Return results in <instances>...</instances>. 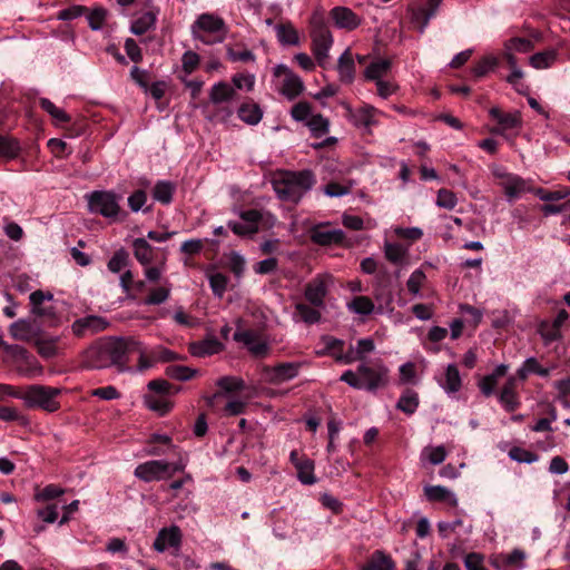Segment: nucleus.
Segmentation results:
<instances>
[{
  "mask_svg": "<svg viewBox=\"0 0 570 570\" xmlns=\"http://www.w3.org/2000/svg\"><path fill=\"white\" fill-rule=\"evenodd\" d=\"M314 184L315 177L311 170L284 171L273 179L277 197L291 203H298Z\"/></svg>",
  "mask_w": 570,
  "mask_h": 570,
  "instance_id": "obj_1",
  "label": "nucleus"
},
{
  "mask_svg": "<svg viewBox=\"0 0 570 570\" xmlns=\"http://www.w3.org/2000/svg\"><path fill=\"white\" fill-rule=\"evenodd\" d=\"M389 370L381 362L373 366L362 363L357 366L356 372L352 370L345 371L340 380L356 390H365L375 392L387 383Z\"/></svg>",
  "mask_w": 570,
  "mask_h": 570,
  "instance_id": "obj_2",
  "label": "nucleus"
},
{
  "mask_svg": "<svg viewBox=\"0 0 570 570\" xmlns=\"http://www.w3.org/2000/svg\"><path fill=\"white\" fill-rule=\"evenodd\" d=\"M191 36L204 45L222 43L226 37V24L223 18L214 13H202L190 28Z\"/></svg>",
  "mask_w": 570,
  "mask_h": 570,
  "instance_id": "obj_3",
  "label": "nucleus"
},
{
  "mask_svg": "<svg viewBox=\"0 0 570 570\" xmlns=\"http://www.w3.org/2000/svg\"><path fill=\"white\" fill-rule=\"evenodd\" d=\"M83 364L91 370H102L116 365L124 368L114 340L100 342L90 346L83 355Z\"/></svg>",
  "mask_w": 570,
  "mask_h": 570,
  "instance_id": "obj_4",
  "label": "nucleus"
},
{
  "mask_svg": "<svg viewBox=\"0 0 570 570\" xmlns=\"http://www.w3.org/2000/svg\"><path fill=\"white\" fill-rule=\"evenodd\" d=\"M61 394L58 387L47 385H30L21 394L20 399L28 407H38L46 412H56L60 407L57 397Z\"/></svg>",
  "mask_w": 570,
  "mask_h": 570,
  "instance_id": "obj_5",
  "label": "nucleus"
},
{
  "mask_svg": "<svg viewBox=\"0 0 570 570\" xmlns=\"http://www.w3.org/2000/svg\"><path fill=\"white\" fill-rule=\"evenodd\" d=\"M273 81L278 94L288 100L296 99L305 89L302 78L284 63L273 68Z\"/></svg>",
  "mask_w": 570,
  "mask_h": 570,
  "instance_id": "obj_6",
  "label": "nucleus"
},
{
  "mask_svg": "<svg viewBox=\"0 0 570 570\" xmlns=\"http://www.w3.org/2000/svg\"><path fill=\"white\" fill-rule=\"evenodd\" d=\"M89 212L117 220L120 214V196L109 190H95L86 195Z\"/></svg>",
  "mask_w": 570,
  "mask_h": 570,
  "instance_id": "obj_7",
  "label": "nucleus"
},
{
  "mask_svg": "<svg viewBox=\"0 0 570 570\" xmlns=\"http://www.w3.org/2000/svg\"><path fill=\"white\" fill-rule=\"evenodd\" d=\"M334 284V278L328 273L315 275L304 288L305 299L315 307H325V298Z\"/></svg>",
  "mask_w": 570,
  "mask_h": 570,
  "instance_id": "obj_8",
  "label": "nucleus"
},
{
  "mask_svg": "<svg viewBox=\"0 0 570 570\" xmlns=\"http://www.w3.org/2000/svg\"><path fill=\"white\" fill-rule=\"evenodd\" d=\"M312 51L317 65L326 68L330 58V50L334 39L331 30L324 24L314 26L311 32Z\"/></svg>",
  "mask_w": 570,
  "mask_h": 570,
  "instance_id": "obj_9",
  "label": "nucleus"
},
{
  "mask_svg": "<svg viewBox=\"0 0 570 570\" xmlns=\"http://www.w3.org/2000/svg\"><path fill=\"white\" fill-rule=\"evenodd\" d=\"M134 475L144 482L167 480L171 478V465L165 460H150L138 464Z\"/></svg>",
  "mask_w": 570,
  "mask_h": 570,
  "instance_id": "obj_10",
  "label": "nucleus"
},
{
  "mask_svg": "<svg viewBox=\"0 0 570 570\" xmlns=\"http://www.w3.org/2000/svg\"><path fill=\"white\" fill-rule=\"evenodd\" d=\"M301 362L279 363L275 366H264L261 372L262 380L269 384H282L295 379L302 367Z\"/></svg>",
  "mask_w": 570,
  "mask_h": 570,
  "instance_id": "obj_11",
  "label": "nucleus"
},
{
  "mask_svg": "<svg viewBox=\"0 0 570 570\" xmlns=\"http://www.w3.org/2000/svg\"><path fill=\"white\" fill-rule=\"evenodd\" d=\"M348 120L357 128L370 129L377 124V116L382 112L372 105H363L360 108H352L345 105Z\"/></svg>",
  "mask_w": 570,
  "mask_h": 570,
  "instance_id": "obj_12",
  "label": "nucleus"
},
{
  "mask_svg": "<svg viewBox=\"0 0 570 570\" xmlns=\"http://www.w3.org/2000/svg\"><path fill=\"white\" fill-rule=\"evenodd\" d=\"M109 326V322L98 315H88L76 320L71 324L72 334L77 337H83L89 334H97L105 331Z\"/></svg>",
  "mask_w": 570,
  "mask_h": 570,
  "instance_id": "obj_13",
  "label": "nucleus"
},
{
  "mask_svg": "<svg viewBox=\"0 0 570 570\" xmlns=\"http://www.w3.org/2000/svg\"><path fill=\"white\" fill-rule=\"evenodd\" d=\"M345 234L340 228H331L327 224H322L311 229V239L313 243L322 246L341 244Z\"/></svg>",
  "mask_w": 570,
  "mask_h": 570,
  "instance_id": "obj_14",
  "label": "nucleus"
},
{
  "mask_svg": "<svg viewBox=\"0 0 570 570\" xmlns=\"http://www.w3.org/2000/svg\"><path fill=\"white\" fill-rule=\"evenodd\" d=\"M331 19L338 29L355 30L362 23V18L352 9L343 6L334 7L330 11Z\"/></svg>",
  "mask_w": 570,
  "mask_h": 570,
  "instance_id": "obj_15",
  "label": "nucleus"
},
{
  "mask_svg": "<svg viewBox=\"0 0 570 570\" xmlns=\"http://www.w3.org/2000/svg\"><path fill=\"white\" fill-rule=\"evenodd\" d=\"M322 343L324 345L323 350L318 351V355H330L332 356L336 362L343 363V364H352L353 357L352 354H348L347 352H344V341L338 340L334 336L325 335L322 337Z\"/></svg>",
  "mask_w": 570,
  "mask_h": 570,
  "instance_id": "obj_16",
  "label": "nucleus"
},
{
  "mask_svg": "<svg viewBox=\"0 0 570 570\" xmlns=\"http://www.w3.org/2000/svg\"><path fill=\"white\" fill-rule=\"evenodd\" d=\"M115 346L117 347V352L119 354V358L125 367L127 362V355L131 353L138 354V365L141 366V354L146 355L147 348L144 344L132 336L119 337L114 340Z\"/></svg>",
  "mask_w": 570,
  "mask_h": 570,
  "instance_id": "obj_17",
  "label": "nucleus"
},
{
  "mask_svg": "<svg viewBox=\"0 0 570 570\" xmlns=\"http://www.w3.org/2000/svg\"><path fill=\"white\" fill-rule=\"evenodd\" d=\"M499 185L502 187L507 200L510 203L520 198L525 193H532L531 181L515 174L508 177V180L499 181Z\"/></svg>",
  "mask_w": 570,
  "mask_h": 570,
  "instance_id": "obj_18",
  "label": "nucleus"
},
{
  "mask_svg": "<svg viewBox=\"0 0 570 570\" xmlns=\"http://www.w3.org/2000/svg\"><path fill=\"white\" fill-rule=\"evenodd\" d=\"M181 538V531L177 525L163 528L155 539L154 549L158 552H164L168 548L179 549Z\"/></svg>",
  "mask_w": 570,
  "mask_h": 570,
  "instance_id": "obj_19",
  "label": "nucleus"
},
{
  "mask_svg": "<svg viewBox=\"0 0 570 570\" xmlns=\"http://www.w3.org/2000/svg\"><path fill=\"white\" fill-rule=\"evenodd\" d=\"M176 358V353L166 347L155 346L149 350L147 348L146 355L141 354V366H137V371L145 372L158 362H170Z\"/></svg>",
  "mask_w": 570,
  "mask_h": 570,
  "instance_id": "obj_20",
  "label": "nucleus"
},
{
  "mask_svg": "<svg viewBox=\"0 0 570 570\" xmlns=\"http://www.w3.org/2000/svg\"><path fill=\"white\" fill-rule=\"evenodd\" d=\"M9 333L14 340L33 343L40 328L30 320L20 318L9 326Z\"/></svg>",
  "mask_w": 570,
  "mask_h": 570,
  "instance_id": "obj_21",
  "label": "nucleus"
},
{
  "mask_svg": "<svg viewBox=\"0 0 570 570\" xmlns=\"http://www.w3.org/2000/svg\"><path fill=\"white\" fill-rule=\"evenodd\" d=\"M518 380V376H510L499 394V401L507 412H512L520 406V399L517 393Z\"/></svg>",
  "mask_w": 570,
  "mask_h": 570,
  "instance_id": "obj_22",
  "label": "nucleus"
},
{
  "mask_svg": "<svg viewBox=\"0 0 570 570\" xmlns=\"http://www.w3.org/2000/svg\"><path fill=\"white\" fill-rule=\"evenodd\" d=\"M336 68L342 83L351 85L355 80V61L350 48H346L338 57Z\"/></svg>",
  "mask_w": 570,
  "mask_h": 570,
  "instance_id": "obj_23",
  "label": "nucleus"
},
{
  "mask_svg": "<svg viewBox=\"0 0 570 570\" xmlns=\"http://www.w3.org/2000/svg\"><path fill=\"white\" fill-rule=\"evenodd\" d=\"M217 386L220 391L205 397L208 406H214L215 402L224 394L244 390L245 383L242 379L236 376H223L217 381Z\"/></svg>",
  "mask_w": 570,
  "mask_h": 570,
  "instance_id": "obj_24",
  "label": "nucleus"
},
{
  "mask_svg": "<svg viewBox=\"0 0 570 570\" xmlns=\"http://www.w3.org/2000/svg\"><path fill=\"white\" fill-rule=\"evenodd\" d=\"M146 8L148 9L146 12L131 21L130 31L136 36H141L156 26L159 9L155 8L153 3Z\"/></svg>",
  "mask_w": 570,
  "mask_h": 570,
  "instance_id": "obj_25",
  "label": "nucleus"
},
{
  "mask_svg": "<svg viewBox=\"0 0 570 570\" xmlns=\"http://www.w3.org/2000/svg\"><path fill=\"white\" fill-rule=\"evenodd\" d=\"M438 383L448 395L458 393L462 387V380L456 365L449 364Z\"/></svg>",
  "mask_w": 570,
  "mask_h": 570,
  "instance_id": "obj_26",
  "label": "nucleus"
},
{
  "mask_svg": "<svg viewBox=\"0 0 570 570\" xmlns=\"http://www.w3.org/2000/svg\"><path fill=\"white\" fill-rule=\"evenodd\" d=\"M489 115L494 119L499 128L493 129L492 132L502 134L505 130L518 128L521 125V119L518 112H502L498 107H492Z\"/></svg>",
  "mask_w": 570,
  "mask_h": 570,
  "instance_id": "obj_27",
  "label": "nucleus"
},
{
  "mask_svg": "<svg viewBox=\"0 0 570 570\" xmlns=\"http://www.w3.org/2000/svg\"><path fill=\"white\" fill-rule=\"evenodd\" d=\"M424 494L432 502H446L451 507H456L459 503L456 494L443 485H425Z\"/></svg>",
  "mask_w": 570,
  "mask_h": 570,
  "instance_id": "obj_28",
  "label": "nucleus"
},
{
  "mask_svg": "<svg viewBox=\"0 0 570 570\" xmlns=\"http://www.w3.org/2000/svg\"><path fill=\"white\" fill-rule=\"evenodd\" d=\"M392 61L390 59H375L364 70V79L377 82L390 72Z\"/></svg>",
  "mask_w": 570,
  "mask_h": 570,
  "instance_id": "obj_29",
  "label": "nucleus"
},
{
  "mask_svg": "<svg viewBox=\"0 0 570 570\" xmlns=\"http://www.w3.org/2000/svg\"><path fill=\"white\" fill-rule=\"evenodd\" d=\"M508 368V365L500 364L492 371V373L482 377L478 385L484 396H490L494 393L498 381L507 374Z\"/></svg>",
  "mask_w": 570,
  "mask_h": 570,
  "instance_id": "obj_30",
  "label": "nucleus"
},
{
  "mask_svg": "<svg viewBox=\"0 0 570 570\" xmlns=\"http://www.w3.org/2000/svg\"><path fill=\"white\" fill-rule=\"evenodd\" d=\"M433 265L429 262H425L421 265V267L416 268L411 273L406 281V288L411 295L414 297H421V289L426 283V274L424 272V267H432Z\"/></svg>",
  "mask_w": 570,
  "mask_h": 570,
  "instance_id": "obj_31",
  "label": "nucleus"
},
{
  "mask_svg": "<svg viewBox=\"0 0 570 570\" xmlns=\"http://www.w3.org/2000/svg\"><path fill=\"white\" fill-rule=\"evenodd\" d=\"M394 568L395 562L392 558L384 551L376 550L361 570H393Z\"/></svg>",
  "mask_w": 570,
  "mask_h": 570,
  "instance_id": "obj_32",
  "label": "nucleus"
},
{
  "mask_svg": "<svg viewBox=\"0 0 570 570\" xmlns=\"http://www.w3.org/2000/svg\"><path fill=\"white\" fill-rule=\"evenodd\" d=\"M237 115L247 125H257L263 118V110L256 102L247 101L239 106Z\"/></svg>",
  "mask_w": 570,
  "mask_h": 570,
  "instance_id": "obj_33",
  "label": "nucleus"
},
{
  "mask_svg": "<svg viewBox=\"0 0 570 570\" xmlns=\"http://www.w3.org/2000/svg\"><path fill=\"white\" fill-rule=\"evenodd\" d=\"M384 255L390 263L403 266L406 263L409 256V247H405L399 243L385 242Z\"/></svg>",
  "mask_w": 570,
  "mask_h": 570,
  "instance_id": "obj_34",
  "label": "nucleus"
},
{
  "mask_svg": "<svg viewBox=\"0 0 570 570\" xmlns=\"http://www.w3.org/2000/svg\"><path fill=\"white\" fill-rule=\"evenodd\" d=\"M559 56L557 49L551 48L532 55L529 58V63L532 68L541 70L548 69L554 65Z\"/></svg>",
  "mask_w": 570,
  "mask_h": 570,
  "instance_id": "obj_35",
  "label": "nucleus"
},
{
  "mask_svg": "<svg viewBox=\"0 0 570 570\" xmlns=\"http://www.w3.org/2000/svg\"><path fill=\"white\" fill-rule=\"evenodd\" d=\"M530 374L547 377L550 375V368L541 366L535 357H528L518 368L517 376L519 380L524 381Z\"/></svg>",
  "mask_w": 570,
  "mask_h": 570,
  "instance_id": "obj_36",
  "label": "nucleus"
},
{
  "mask_svg": "<svg viewBox=\"0 0 570 570\" xmlns=\"http://www.w3.org/2000/svg\"><path fill=\"white\" fill-rule=\"evenodd\" d=\"M234 97L235 89L225 81L214 83L209 91V99L214 105L230 101Z\"/></svg>",
  "mask_w": 570,
  "mask_h": 570,
  "instance_id": "obj_37",
  "label": "nucleus"
},
{
  "mask_svg": "<svg viewBox=\"0 0 570 570\" xmlns=\"http://www.w3.org/2000/svg\"><path fill=\"white\" fill-rule=\"evenodd\" d=\"M59 340V336L42 337L38 335L33 344L37 347V351L40 356H42L43 358H52L58 354L57 345Z\"/></svg>",
  "mask_w": 570,
  "mask_h": 570,
  "instance_id": "obj_38",
  "label": "nucleus"
},
{
  "mask_svg": "<svg viewBox=\"0 0 570 570\" xmlns=\"http://www.w3.org/2000/svg\"><path fill=\"white\" fill-rule=\"evenodd\" d=\"M135 258L142 265L148 266L154 261V248L145 238H136L132 242Z\"/></svg>",
  "mask_w": 570,
  "mask_h": 570,
  "instance_id": "obj_39",
  "label": "nucleus"
},
{
  "mask_svg": "<svg viewBox=\"0 0 570 570\" xmlns=\"http://www.w3.org/2000/svg\"><path fill=\"white\" fill-rule=\"evenodd\" d=\"M276 38L283 46H297L299 37L297 30L292 23H281L275 26Z\"/></svg>",
  "mask_w": 570,
  "mask_h": 570,
  "instance_id": "obj_40",
  "label": "nucleus"
},
{
  "mask_svg": "<svg viewBox=\"0 0 570 570\" xmlns=\"http://www.w3.org/2000/svg\"><path fill=\"white\" fill-rule=\"evenodd\" d=\"M20 153L21 146L16 138L0 135V159L13 160L18 158Z\"/></svg>",
  "mask_w": 570,
  "mask_h": 570,
  "instance_id": "obj_41",
  "label": "nucleus"
},
{
  "mask_svg": "<svg viewBox=\"0 0 570 570\" xmlns=\"http://www.w3.org/2000/svg\"><path fill=\"white\" fill-rule=\"evenodd\" d=\"M223 344L216 338L204 340L198 343H194L190 346V352L194 356L203 357L207 355H214L220 352Z\"/></svg>",
  "mask_w": 570,
  "mask_h": 570,
  "instance_id": "obj_42",
  "label": "nucleus"
},
{
  "mask_svg": "<svg viewBox=\"0 0 570 570\" xmlns=\"http://www.w3.org/2000/svg\"><path fill=\"white\" fill-rule=\"evenodd\" d=\"M176 190L174 183L169 180H158L153 188V198L164 205H168L173 200Z\"/></svg>",
  "mask_w": 570,
  "mask_h": 570,
  "instance_id": "obj_43",
  "label": "nucleus"
},
{
  "mask_svg": "<svg viewBox=\"0 0 570 570\" xmlns=\"http://www.w3.org/2000/svg\"><path fill=\"white\" fill-rule=\"evenodd\" d=\"M32 305V313L38 316H50L52 315V308L43 306L45 301H51L52 294L43 293L42 291H35L29 296Z\"/></svg>",
  "mask_w": 570,
  "mask_h": 570,
  "instance_id": "obj_44",
  "label": "nucleus"
},
{
  "mask_svg": "<svg viewBox=\"0 0 570 570\" xmlns=\"http://www.w3.org/2000/svg\"><path fill=\"white\" fill-rule=\"evenodd\" d=\"M346 307L351 313L361 316H368L375 309L374 303L367 296H355L352 301H350L346 304Z\"/></svg>",
  "mask_w": 570,
  "mask_h": 570,
  "instance_id": "obj_45",
  "label": "nucleus"
},
{
  "mask_svg": "<svg viewBox=\"0 0 570 570\" xmlns=\"http://www.w3.org/2000/svg\"><path fill=\"white\" fill-rule=\"evenodd\" d=\"M321 308L322 307H315L309 303H297L295 305L297 316L306 324H316L321 321Z\"/></svg>",
  "mask_w": 570,
  "mask_h": 570,
  "instance_id": "obj_46",
  "label": "nucleus"
},
{
  "mask_svg": "<svg viewBox=\"0 0 570 570\" xmlns=\"http://www.w3.org/2000/svg\"><path fill=\"white\" fill-rule=\"evenodd\" d=\"M297 479L305 485H312L316 482L314 475V462L311 459L301 460L296 463Z\"/></svg>",
  "mask_w": 570,
  "mask_h": 570,
  "instance_id": "obj_47",
  "label": "nucleus"
},
{
  "mask_svg": "<svg viewBox=\"0 0 570 570\" xmlns=\"http://www.w3.org/2000/svg\"><path fill=\"white\" fill-rule=\"evenodd\" d=\"M375 350V343L373 338L366 337L361 338L356 342L355 346H351L348 348V354H352L353 362L363 361L367 354L372 353Z\"/></svg>",
  "mask_w": 570,
  "mask_h": 570,
  "instance_id": "obj_48",
  "label": "nucleus"
},
{
  "mask_svg": "<svg viewBox=\"0 0 570 570\" xmlns=\"http://www.w3.org/2000/svg\"><path fill=\"white\" fill-rule=\"evenodd\" d=\"M306 126L308 127L311 134L315 138H320L328 132L330 130V121L327 118L322 116L321 114L313 115L308 120Z\"/></svg>",
  "mask_w": 570,
  "mask_h": 570,
  "instance_id": "obj_49",
  "label": "nucleus"
},
{
  "mask_svg": "<svg viewBox=\"0 0 570 570\" xmlns=\"http://www.w3.org/2000/svg\"><path fill=\"white\" fill-rule=\"evenodd\" d=\"M39 105L47 114H49L51 116V118L55 120L56 124H62V122L70 121L69 115L61 108L57 107L48 98H40Z\"/></svg>",
  "mask_w": 570,
  "mask_h": 570,
  "instance_id": "obj_50",
  "label": "nucleus"
},
{
  "mask_svg": "<svg viewBox=\"0 0 570 570\" xmlns=\"http://www.w3.org/2000/svg\"><path fill=\"white\" fill-rule=\"evenodd\" d=\"M256 77L249 72H237L232 77L233 88L236 90H243L250 92L254 90Z\"/></svg>",
  "mask_w": 570,
  "mask_h": 570,
  "instance_id": "obj_51",
  "label": "nucleus"
},
{
  "mask_svg": "<svg viewBox=\"0 0 570 570\" xmlns=\"http://www.w3.org/2000/svg\"><path fill=\"white\" fill-rule=\"evenodd\" d=\"M419 406L417 393L412 390H406L396 404V407L406 414H413Z\"/></svg>",
  "mask_w": 570,
  "mask_h": 570,
  "instance_id": "obj_52",
  "label": "nucleus"
},
{
  "mask_svg": "<svg viewBox=\"0 0 570 570\" xmlns=\"http://www.w3.org/2000/svg\"><path fill=\"white\" fill-rule=\"evenodd\" d=\"M446 455L448 453L443 445L425 446L421 452V460L438 465L446 459Z\"/></svg>",
  "mask_w": 570,
  "mask_h": 570,
  "instance_id": "obj_53",
  "label": "nucleus"
},
{
  "mask_svg": "<svg viewBox=\"0 0 570 570\" xmlns=\"http://www.w3.org/2000/svg\"><path fill=\"white\" fill-rule=\"evenodd\" d=\"M538 332L546 345L551 344L561 337L560 328L549 322H541Z\"/></svg>",
  "mask_w": 570,
  "mask_h": 570,
  "instance_id": "obj_54",
  "label": "nucleus"
},
{
  "mask_svg": "<svg viewBox=\"0 0 570 570\" xmlns=\"http://www.w3.org/2000/svg\"><path fill=\"white\" fill-rule=\"evenodd\" d=\"M443 0H428L425 7H420V13L425 14V19L422 24L419 27V32L424 33L426 27L430 23V20L435 17L438 10Z\"/></svg>",
  "mask_w": 570,
  "mask_h": 570,
  "instance_id": "obj_55",
  "label": "nucleus"
},
{
  "mask_svg": "<svg viewBox=\"0 0 570 570\" xmlns=\"http://www.w3.org/2000/svg\"><path fill=\"white\" fill-rule=\"evenodd\" d=\"M509 458L518 463L531 464L538 461V455L520 446H513L509 451Z\"/></svg>",
  "mask_w": 570,
  "mask_h": 570,
  "instance_id": "obj_56",
  "label": "nucleus"
},
{
  "mask_svg": "<svg viewBox=\"0 0 570 570\" xmlns=\"http://www.w3.org/2000/svg\"><path fill=\"white\" fill-rule=\"evenodd\" d=\"M107 16H108V11L105 8H102V7L94 8L87 14V20H88L89 27L92 30L102 29Z\"/></svg>",
  "mask_w": 570,
  "mask_h": 570,
  "instance_id": "obj_57",
  "label": "nucleus"
},
{
  "mask_svg": "<svg viewBox=\"0 0 570 570\" xmlns=\"http://www.w3.org/2000/svg\"><path fill=\"white\" fill-rule=\"evenodd\" d=\"M208 281L214 295L222 298L227 287V277L222 273H213L208 275Z\"/></svg>",
  "mask_w": 570,
  "mask_h": 570,
  "instance_id": "obj_58",
  "label": "nucleus"
},
{
  "mask_svg": "<svg viewBox=\"0 0 570 570\" xmlns=\"http://www.w3.org/2000/svg\"><path fill=\"white\" fill-rule=\"evenodd\" d=\"M145 403L148 409L165 415L171 410V403L164 396H145Z\"/></svg>",
  "mask_w": 570,
  "mask_h": 570,
  "instance_id": "obj_59",
  "label": "nucleus"
},
{
  "mask_svg": "<svg viewBox=\"0 0 570 570\" xmlns=\"http://www.w3.org/2000/svg\"><path fill=\"white\" fill-rule=\"evenodd\" d=\"M499 63V59L494 56L483 57L473 68L475 77L480 78L485 76L489 71L493 70Z\"/></svg>",
  "mask_w": 570,
  "mask_h": 570,
  "instance_id": "obj_60",
  "label": "nucleus"
},
{
  "mask_svg": "<svg viewBox=\"0 0 570 570\" xmlns=\"http://www.w3.org/2000/svg\"><path fill=\"white\" fill-rule=\"evenodd\" d=\"M532 40L527 38H511L505 42V50L515 52H529L533 49Z\"/></svg>",
  "mask_w": 570,
  "mask_h": 570,
  "instance_id": "obj_61",
  "label": "nucleus"
},
{
  "mask_svg": "<svg viewBox=\"0 0 570 570\" xmlns=\"http://www.w3.org/2000/svg\"><path fill=\"white\" fill-rule=\"evenodd\" d=\"M128 264V254L125 249L117 250L109 259L107 266L111 273H120Z\"/></svg>",
  "mask_w": 570,
  "mask_h": 570,
  "instance_id": "obj_62",
  "label": "nucleus"
},
{
  "mask_svg": "<svg viewBox=\"0 0 570 570\" xmlns=\"http://www.w3.org/2000/svg\"><path fill=\"white\" fill-rule=\"evenodd\" d=\"M291 116L294 120L305 122L306 125L307 120L313 116L311 105L305 101L297 102L293 106Z\"/></svg>",
  "mask_w": 570,
  "mask_h": 570,
  "instance_id": "obj_63",
  "label": "nucleus"
},
{
  "mask_svg": "<svg viewBox=\"0 0 570 570\" xmlns=\"http://www.w3.org/2000/svg\"><path fill=\"white\" fill-rule=\"evenodd\" d=\"M554 389L558 392L557 399L564 407H569V397H570V377H566L553 383Z\"/></svg>",
  "mask_w": 570,
  "mask_h": 570,
  "instance_id": "obj_64",
  "label": "nucleus"
}]
</instances>
